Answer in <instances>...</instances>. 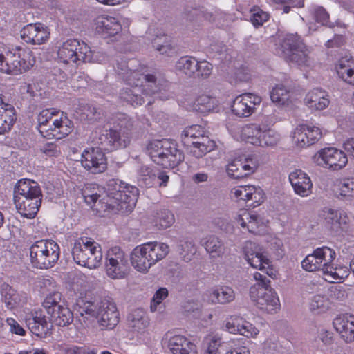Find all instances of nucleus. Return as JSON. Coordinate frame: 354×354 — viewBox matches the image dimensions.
<instances>
[{"label": "nucleus", "mask_w": 354, "mask_h": 354, "mask_svg": "<svg viewBox=\"0 0 354 354\" xmlns=\"http://www.w3.org/2000/svg\"><path fill=\"white\" fill-rule=\"evenodd\" d=\"M135 62L130 60L127 62L126 59L120 58V62L117 59L113 67L129 86L121 91L120 98L132 106H139L142 104L147 96L166 91L169 84L160 74H145L132 70L130 67L133 66Z\"/></svg>", "instance_id": "1"}, {"label": "nucleus", "mask_w": 354, "mask_h": 354, "mask_svg": "<svg viewBox=\"0 0 354 354\" xmlns=\"http://www.w3.org/2000/svg\"><path fill=\"white\" fill-rule=\"evenodd\" d=\"M138 194V189L136 187L118 179L109 180L105 187L93 185L83 192L86 203L91 207L95 206L99 212L130 211L136 205Z\"/></svg>", "instance_id": "2"}, {"label": "nucleus", "mask_w": 354, "mask_h": 354, "mask_svg": "<svg viewBox=\"0 0 354 354\" xmlns=\"http://www.w3.org/2000/svg\"><path fill=\"white\" fill-rule=\"evenodd\" d=\"M77 312L87 326L86 322L97 319L102 330L114 328L119 323V313L114 302L104 299L100 303L80 299L77 302Z\"/></svg>", "instance_id": "3"}, {"label": "nucleus", "mask_w": 354, "mask_h": 354, "mask_svg": "<svg viewBox=\"0 0 354 354\" xmlns=\"http://www.w3.org/2000/svg\"><path fill=\"white\" fill-rule=\"evenodd\" d=\"M41 191L38 183L30 179L19 180L14 189V203L17 212L27 218H34L41 203Z\"/></svg>", "instance_id": "4"}, {"label": "nucleus", "mask_w": 354, "mask_h": 354, "mask_svg": "<svg viewBox=\"0 0 354 354\" xmlns=\"http://www.w3.org/2000/svg\"><path fill=\"white\" fill-rule=\"evenodd\" d=\"M38 131L48 139H62L72 131V122L56 109L41 110L37 115Z\"/></svg>", "instance_id": "5"}, {"label": "nucleus", "mask_w": 354, "mask_h": 354, "mask_svg": "<svg viewBox=\"0 0 354 354\" xmlns=\"http://www.w3.org/2000/svg\"><path fill=\"white\" fill-rule=\"evenodd\" d=\"M168 245L151 241L136 246L131 254V263L138 272L146 273L150 268L163 259L169 253Z\"/></svg>", "instance_id": "6"}, {"label": "nucleus", "mask_w": 354, "mask_h": 354, "mask_svg": "<svg viewBox=\"0 0 354 354\" xmlns=\"http://www.w3.org/2000/svg\"><path fill=\"white\" fill-rule=\"evenodd\" d=\"M253 278L257 281L250 289V297L261 310L273 313L280 307L277 292L270 287V281L260 272H255Z\"/></svg>", "instance_id": "7"}, {"label": "nucleus", "mask_w": 354, "mask_h": 354, "mask_svg": "<svg viewBox=\"0 0 354 354\" xmlns=\"http://www.w3.org/2000/svg\"><path fill=\"white\" fill-rule=\"evenodd\" d=\"M146 151L152 161L165 168L174 167L184 159L183 152L176 145L168 140L150 141L147 145Z\"/></svg>", "instance_id": "8"}, {"label": "nucleus", "mask_w": 354, "mask_h": 354, "mask_svg": "<svg viewBox=\"0 0 354 354\" xmlns=\"http://www.w3.org/2000/svg\"><path fill=\"white\" fill-rule=\"evenodd\" d=\"M72 255L77 264L89 269L98 268L102 259L101 246L88 237L75 240Z\"/></svg>", "instance_id": "9"}, {"label": "nucleus", "mask_w": 354, "mask_h": 354, "mask_svg": "<svg viewBox=\"0 0 354 354\" xmlns=\"http://www.w3.org/2000/svg\"><path fill=\"white\" fill-rule=\"evenodd\" d=\"M35 63L32 52L28 48L16 46L5 57L0 54V71L17 75L29 70Z\"/></svg>", "instance_id": "10"}, {"label": "nucleus", "mask_w": 354, "mask_h": 354, "mask_svg": "<svg viewBox=\"0 0 354 354\" xmlns=\"http://www.w3.org/2000/svg\"><path fill=\"white\" fill-rule=\"evenodd\" d=\"M59 255V246L53 240H39L30 248V263L38 269L52 268L57 262Z\"/></svg>", "instance_id": "11"}, {"label": "nucleus", "mask_w": 354, "mask_h": 354, "mask_svg": "<svg viewBox=\"0 0 354 354\" xmlns=\"http://www.w3.org/2000/svg\"><path fill=\"white\" fill-rule=\"evenodd\" d=\"M243 140L255 146L274 147L280 140V135L265 124H250L241 129Z\"/></svg>", "instance_id": "12"}, {"label": "nucleus", "mask_w": 354, "mask_h": 354, "mask_svg": "<svg viewBox=\"0 0 354 354\" xmlns=\"http://www.w3.org/2000/svg\"><path fill=\"white\" fill-rule=\"evenodd\" d=\"M243 257L252 268L264 272L272 278L277 276L272 261L259 244L248 241L242 248Z\"/></svg>", "instance_id": "13"}, {"label": "nucleus", "mask_w": 354, "mask_h": 354, "mask_svg": "<svg viewBox=\"0 0 354 354\" xmlns=\"http://www.w3.org/2000/svg\"><path fill=\"white\" fill-rule=\"evenodd\" d=\"M55 48L57 62L71 66L82 63L83 55L88 50L86 43L75 39L58 41Z\"/></svg>", "instance_id": "14"}, {"label": "nucleus", "mask_w": 354, "mask_h": 354, "mask_svg": "<svg viewBox=\"0 0 354 354\" xmlns=\"http://www.w3.org/2000/svg\"><path fill=\"white\" fill-rule=\"evenodd\" d=\"M312 159L317 166L333 171L342 170L346 166L348 161L347 155L344 151L333 147L319 150Z\"/></svg>", "instance_id": "15"}, {"label": "nucleus", "mask_w": 354, "mask_h": 354, "mask_svg": "<svg viewBox=\"0 0 354 354\" xmlns=\"http://www.w3.org/2000/svg\"><path fill=\"white\" fill-rule=\"evenodd\" d=\"M124 122L120 124V129H103L99 131L95 144L106 151H113L120 147H126L130 142L129 129L124 130Z\"/></svg>", "instance_id": "16"}, {"label": "nucleus", "mask_w": 354, "mask_h": 354, "mask_svg": "<svg viewBox=\"0 0 354 354\" xmlns=\"http://www.w3.org/2000/svg\"><path fill=\"white\" fill-rule=\"evenodd\" d=\"M107 275L113 279L124 278L128 273V259L120 248H111L106 254Z\"/></svg>", "instance_id": "17"}, {"label": "nucleus", "mask_w": 354, "mask_h": 354, "mask_svg": "<svg viewBox=\"0 0 354 354\" xmlns=\"http://www.w3.org/2000/svg\"><path fill=\"white\" fill-rule=\"evenodd\" d=\"M82 166L92 174H100L107 168V159L100 147L85 149L81 156Z\"/></svg>", "instance_id": "18"}, {"label": "nucleus", "mask_w": 354, "mask_h": 354, "mask_svg": "<svg viewBox=\"0 0 354 354\" xmlns=\"http://www.w3.org/2000/svg\"><path fill=\"white\" fill-rule=\"evenodd\" d=\"M261 103V97L257 95L246 93L237 97L232 104V111L239 117H248L251 115Z\"/></svg>", "instance_id": "19"}, {"label": "nucleus", "mask_w": 354, "mask_h": 354, "mask_svg": "<svg viewBox=\"0 0 354 354\" xmlns=\"http://www.w3.org/2000/svg\"><path fill=\"white\" fill-rule=\"evenodd\" d=\"M322 138V131L317 127L301 124L292 132V142L298 147L304 148L315 144Z\"/></svg>", "instance_id": "20"}, {"label": "nucleus", "mask_w": 354, "mask_h": 354, "mask_svg": "<svg viewBox=\"0 0 354 354\" xmlns=\"http://www.w3.org/2000/svg\"><path fill=\"white\" fill-rule=\"evenodd\" d=\"M259 161L254 155L248 156L244 160H234L226 167L227 175L233 178H241L253 174L259 167Z\"/></svg>", "instance_id": "21"}, {"label": "nucleus", "mask_w": 354, "mask_h": 354, "mask_svg": "<svg viewBox=\"0 0 354 354\" xmlns=\"http://www.w3.org/2000/svg\"><path fill=\"white\" fill-rule=\"evenodd\" d=\"M224 328L232 334L241 335L246 337L256 338L259 330L251 323L238 316L227 317Z\"/></svg>", "instance_id": "22"}, {"label": "nucleus", "mask_w": 354, "mask_h": 354, "mask_svg": "<svg viewBox=\"0 0 354 354\" xmlns=\"http://www.w3.org/2000/svg\"><path fill=\"white\" fill-rule=\"evenodd\" d=\"M322 216L328 227L336 233L346 232L349 227L350 219L343 211L325 207Z\"/></svg>", "instance_id": "23"}, {"label": "nucleus", "mask_w": 354, "mask_h": 354, "mask_svg": "<svg viewBox=\"0 0 354 354\" xmlns=\"http://www.w3.org/2000/svg\"><path fill=\"white\" fill-rule=\"evenodd\" d=\"M49 35L48 28L41 23L29 24L21 30L22 39L33 45L44 43L49 38Z\"/></svg>", "instance_id": "24"}, {"label": "nucleus", "mask_w": 354, "mask_h": 354, "mask_svg": "<svg viewBox=\"0 0 354 354\" xmlns=\"http://www.w3.org/2000/svg\"><path fill=\"white\" fill-rule=\"evenodd\" d=\"M289 181L295 193L301 197H307L312 194L313 182L305 171L295 169L289 174Z\"/></svg>", "instance_id": "25"}, {"label": "nucleus", "mask_w": 354, "mask_h": 354, "mask_svg": "<svg viewBox=\"0 0 354 354\" xmlns=\"http://www.w3.org/2000/svg\"><path fill=\"white\" fill-rule=\"evenodd\" d=\"M95 32L104 38L117 35L122 30L118 19L109 15H100L95 20Z\"/></svg>", "instance_id": "26"}, {"label": "nucleus", "mask_w": 354, "mask_h": 354, "mask_svg": "<svg viewBox=\"0 0 354 354\" xmlns=\"http://www.w3.org/2000/svg\"><path fill=\"white\" fill-rule=\"evenodd\" d=\"M333 325L341 338L346 343L354 341V316L343 314L333 320Z\"/></svg>", "instance_id": "27"}, {"label": "nucleus", "mask_w": 354, "mask_h": 354, "mask_svg": "<svg viewBox=\"0 0 354 354\" xmlns=\"http://www.w3.org/2000/svg\"><path fill=\"white\" fill-rule=\"evenodd\" d=\"M263 192L260 187L253 185L237 186L230 191V196L236 201H254L259 205L263 201Z\"/></svg>", "instance_id": "28"}, {"label": "nucleus", "mask_w": 354, "mask_h": 354, "mask_svg": "<svg viewBox=\"0 0 354 354\" xmlns=\"http://www.w3.org/2000/svg\"><path fill=\"white\" fill-rule=\"evenodd\" d=\"M237 223L251 233L257 234L266 226V221L248 210H241L236 217Z\"/></svg>", "instance_id": "29"}, {"label": "nucleus", "mask_w": 354, "mask_h": 354, "mask_svg": "<svg viewBox=\"0 0 354 354\" xmlns=\"http://www.w3.org/2000/svg\"><path fill=\"white\" fill-rule=\"evenodd\" d=\"M167 347L171 354H198L196 346L183 335H174L167 342Z\"/></svg>", "instance_id": "30"}, {"label": "nucleus", "mask_w": 354, "mask_h": 354, "mask_svg": "<svg viewBox=\"0 0 354 354\" xmlns=\"http://www.w3.org/2000/svg\"><path fill=\"white\" fill-rule=\"evenodd\" d=\"M304 102L312 111H322L329 105V95L326 91L316 88L306 93Z\"/></svg>", "instance_id": "31"}, {"label": "nucleus", "mask_w": 354, "mask_h": 354, "mask_svg": "<svg viewBox=\"0 0 354 354\" xmlns=\"http://www.w3.org/2000/svg\"><path fill=\"white\" fill-rule=\"evenodd\" d=\"M235 298L234 290L228 286L214 287L205 294V299L211 304H226Z\"/></svg>", "instance_id": "32"}, {"label": "nucleus", "mask_w": 354, "mask_h": 354, "mask_svg": "<svg viewBox=\"0 0 354 354\" xmlns=\"http://www.w3.org/2000/svg\"><path fill=\"white\" fill-rule=\"evenodd\" d=\"M1 299L8 309H14L26 304L27 295L25 292H17L8 285L2 287Z\"/></svg>", "instance_id": "33"}, {"label": "nucleus", "mask_w": 354, "mask_h": 354, "mask_svg": "<svg viewBox=\"0 0 354 354\" xmlns=\"http://www.w3.org/2000/svg\"><path fill=\"white\" fill-rule=\"evenodd\" d=\"M26 323L30 330L37 336L46 335L51 326L41 312L35 311L26 318Z\"/></svg>", "instance_id": "34"}, {"label": "nucleus", "mask_w": 354, "mask_h": 354, "mask_svg": "<svg viewBox=\"0 0 354 354\" xmlns=\"http://www.w3.org/2000/svg\"><path fill=\"white\" fill-rule=\"evenodd\" d=\"M304 45L297 34H286L280 39V46L276 49V53L286 57L298 48H303Z\"/></svg>", "instance_id": "35"}, {"label": "nucleus", "mask_w": 354, "mask_h": 354, "mask_svg": "<svg viewBox=\"0 0 354 354\" xmlns=\"http://www.w3.org/2000/svg\"><path fill=\"white\" fill-rule=\"evenodd\" d=\"M16 120L15 111L12 105L5 103L0 95V134L10 131Z\"/></svg>", "instance_id": "36"}, {"label": "nucleus", "mask_w": 354, "mask_h": 354, "mask_svg": "<svg viewBox=\"0 0 354 354\" xmlns=\"http://www.w3.org/2000/svg\"><path fill=\"white\" fill-rule=\"evenodd\" d=\"M335 71L342 81L354 86V59L342 57L335 65Z\"/></svg>", "instance_id": "37"}, {"label": "nucleus", "mask_w": 354, "mask_h": 354, "mask_svg": "<svg viewBox=\"0 0 354 354\" xmlns=\"http://www.w3.org/2000/svg\"><path fill=\"white\" fill-rule=\"evenodd\" d=\"M128 322L133 331L138 334H143L149 325L147 313L142 308L133 310L128 316Z\"/></svg>", "instance_id": "38"}, {"label": "nucleus", "mask_w": 354, "mask_h": 354, "mask_svg": "<svg viewBox=\"0 0 354 354\" xmlns=\"http://www.w3.org/2000/svg\"><path fill=\"white\" fill-rule=\"evenodd\" d=\"M314 253L322 268V272L326 277L333 265V263L336 257L335 252L328 247L323 246L315 249Z\"/></svg>", "instance_id": "39"}, {"label": "nucleus", "mask_w": 354, "mask_h": 354, "mask_svg": "<svg viewBox=\"0 0 354 354\" xmlns=\"http://www.w3.org/2000/svg\"><path fill=\"white\" fill-rule=\"evenodd\" d=\"M219 104V100L214 93L210 92L200 95L194 103L193 107L196 111L207 113L216 110Z\"/></svg>", "instance_id": "40"}, {"label": "nucleus", "mask_w": 354, "mask_h": 354, "mask_svg": "<svg viewBox=\"0 0 354 354\" xmlns=\"http://www.w3.org/2000/svg\"><path fill=\"white\" fill-rule=\"evenodd\" d=\"M198 61L193 57H181L176 63L175 68L179 73L189 77L196 78Z\"/></svg>", "instance_id": "41"}, {"label": "nucleus", "mask_w": 354, "mask_h": 354, "mask_svg": "<svg viewBox=\"0 0 354 354\" xmlns=\"http://www.w3.org/2000/svg\"><path fill=\"white\" fill-rule=\"evenodd\" d=\"M330 305V300L327 296L317 294L309 299L308 309L313 315H320L328 311Z\"/></svg>", "instance_id": "42"}, {"label": "nucleus", "mask_w": 354, "mask_h": 354, "mask_svg": "<svg viewBox=\"0 0 354 354\" xmlns=\"http://www.w3.org/2000/svg\"><path fill=\"white\" fill-rule=\"evenodd\" d=\"M55 309V310H53L50 314L53 323L59 326H66L72 323L73 315L68 308L63 305L57 306Z\"/></svg>", "instance_id": "43"}, {"label": "nucleus", "mask_w": 354, "mask_h": 354, "mask_svg": "<svg viewBox=\"0 0 354 354\" xmlns=\"http://www.w3.org/2000/svg\"><path fill=\"white\" fill-rule=\"evenodd\" d=\"M191 153L197 158L203 157L215 147V142L209 137H202L201 140L192 142Z\"/></svg>", "instance_id": "44"}, {"label": "nucleus", "mask_w": 354, "mask_h": 354, "mask_svg": "<svg viewBox=\"0 0 354 354\" xmlns=\"http://www.w3.org/2000/svg\"><path fill=\"white\" fill-rule=\"evenodd\" d=\"M203 244L206 251L213 258L222 257L225 252L223 241L215 236H207Z\"/></svg>", "instance_id": "45"}, {"label": "nucleus", "mask_w": 354, "mask_h": 354, "mask_svg": "<svg viewBox=\"0 0 354 354\" xmlns=\"http://www.w3.org/2000/svg\"><path fill=\"white\" fill-rule=\"evenodd\" d=\"M174 222V215L168 209L158 210L153 216V223L160 230L170 227Z\"/></svg>", "instance_id": "46"}, {"label": "nucleus", "mask_w": 354, "mask_h": 354, "mask_svg": "<svg viewBox=\"0 0 354 354\" xmlns=\"http://www.w3.org/2000/svg\"><path fill=\"white\" fill-rule=\"evenodd\" d=\"M270 99L277 106H286L290 101V92L283 84H277L270 93Z\"/></svg>", "instance_id": "47"}, {"label": "nucleus", "mask_w": 354, "mask_h": 354, "mask_svg": "<svg viewBox=\"0 0 354 354\" xmlns=\"http://www.w3.org/2000/svg\"><path fill=\"white\" fill-rule=\"evenodd\" d=\"M203 354H220L219 348L222 344L220 335L211 333L207 335L203 339Z\"/></svg>", "instance_id": "48"}, {"label": "nucleus", "mask_w": 354, "mask_h": 354, "mask_svg": "<svg viewBox=\"0 0 354 354\" xmlns=\"http://www.w3.org/2000/svg\"><path fill=\"white\" fill-rule=\"evenodd\" d=\"M339 197L344 201L354 199V177L344 178L338 184Z\"/></svg>", "instance_id": "49"}, {"label": "nucleus", "mask_w": 354, "mask_h": 354, "mask_svg": "<svg viewBox=\"0 0 354 354\" xmlns=\"http://www.w3.org/2000/svg\"><path fill=\"white\" fill-rule=\"evenodd\" d=\"M308 53V50L304 45L303 48H298V50H295L291 55L286 56L285 58L296 63L299 66H308L310 64Z\"/></svg>", "instance_id": "50"}, {"label": "nucleus", "mask_w": 354, "mask_h": 354, "mask_svg": "<svg viewBox=\"0 0 354 354\" xmlns=\"http://www.w3.org/2000/svg\"><path fill=\"white\" fill-rule=\"evenodd\" d=\"M205 136V131L200 125H192L184 129L181 133V138L185 143H189V139L201 140Z\"/></svg>", "instance_id": "51"}, {"label": "nucleus", "mask_w": 354, "mask_h": 354, "mask_svg": "<svg viewBox=\"0 0 354 354\" xmlns=\"http://www.w3.org/2000/svg\"><path fill=\"white\" fill-rule=\"evenodd\" d=\"M178 252L185 261H189L196 252V248L192 241H182L178 246Z\"/></svg>", "instance_id": "52"}, {"label": "nucleus", "mask_w": 354, "mask_h": 354, "mask_svg": "<svg viewBox=\"0 0 354 354\" xmlns=\"http://www.w3.org/2000/svg\"><path fill=\"white\" fill-rule=\"evenodd\" d=\"M62 299V294L59 292L53 291L49 293L43 302V306L47 310L48 314H50L53 310H55L57 306H62L60 301Z\"/></svg>", "instance_id": "53"}, {"label": "nucleus", "mask_w": 354, "mask_h": 354, "mask_svg": "<svg viewBox=\"0 0 354 354\" xmlns=\"http://www.w3.org/2000/svg\"><path fill=\"white\" fill-rule=\"evenodd\" d=\"M109 61L107 55L100 50H91L88 46V50L83 55L82 62H91L104 64Z\"/></svg>", "instance_id": "54"}, {"label": "nucleus", "mask_w": 354, "mask_h": 354, "mask_svg": "<svg viewBox=\"0 0 354 354\" xmlns=\"http://www.w3.org/2000/svg\"><path fill=\"white\" fill-rule=\"evenodd\" d=\"M250 12V21L252 25L256 28L261 26L269 19V14L263 11L259 7L254 6L251 8Z\"/></svg>", "instance_id": "55"}, {"label": "nucleus", "mask_w": 354, "mask_h": 354, "mask_svg": "<svg viewBox=\"0 0 354 354\" xmlns=\"http://www.w3.org/2000/svg\"><path fill=\"white\" fill-rule=\"evenodd\" d=\"M153 46L156 50L162 55H169L173 50V47L170 43V39L167 36L157 37L153 41Z\"/></svg>", "instance_id": "56"}, {"label": "nucleus", "mask_w": 354, "mask_h": 354, "mask_svg": "<svg viewBox=\"0 0 354 354\" xmlns=\"http://www.w3.org/2000/svg\"><path fill=\"white\" fill-rule=\"evenodd\" d=\"M168 296V290L165 288H159L154 294L151 301L150 309L151 312L160 310L162 301Z\"/></svg>", "instance_id": "57"}, {"label": "nucleus", "mask_w": 354, "mask_h": 354, "mask_svg": "<svg viewBox=\"0 0 354 354\" xmlns=\"http://www.w3.org/2000/svg\"><path fill=\"white\" fill-rule=\"evenodd\" d=\"M348 273L349 270L347 267L338 268L333 266L331 270H329L326 276L325 279L328 281L333 282V280L342 279L348 277Z\"/></svg>", "instance_id": "58"}, {"label": "nucleus", "mask_w": 354, "mask_h": 354, "mask_svg": "<svg viewBox=\"0 0 354 354\" xmlns=\"http://www.w3.org/2000/svg\"><path fill=\"white\" fill-rule=\"evenodd\" d=\"M301 267L304 270L308 272H315L317 270L322 271V268L314 252L304 258L301 261Z\"/></svg>", "instance_id": "59"}, {"label": "nucleus", "mask_w": 354, "mask_h": 354, "mask_svg": "<svg viewBox=\"0 0 354 354\" xmlns=\"http://www.w3.org/2000/svg\"><path fill=\"white\" fill-rule=\"evenodd\" d=\"M313 17L317 22L321 24L323 26H329V14L322 6H315L313 8L312 10Z\"/></svg>", "instance_id": "60"}, {"label": "nucleus", "mask_w": 354, "mask_h": 354, "mask_svg": "<svg viewBox=\"0 0 354 354\" xmlns=\"http://www.w3.org/2000/svg\"><path fill=\"white\" fill-rule=\"evenodd\" d=\"M213 69L212 64L209 62L203 60L198 61L197 71L196 73V77L201 79H207L212 74Z\"/></svg>", "instance_id": "61"}, {"label": "nucleus", "mask_w": 354, "mask_h": 354, "mask_svg": "<svg viewBox=\"0 0 354 354\" xmlns=\"http://www.w3.org/2000/svg\"><path fill=\"white\" fill-rule=\"evenodd\" d=\"M91 109L88 104H79L75 108L74 115L80 120H88L91 118Z\"/></svg>", "instance_id": "62"}, {"label": "nucleus", "mask_w": 354, "mask_h": 354, "mask_svg": "<svg viewBox=\"0 0 354 354\" xmlns=\"http://www.w3.org/2000/svg\"><path fill=\"white\" fill-rule=\"evenodd\" d=\"M9 330L14 334L19 335H24L25 334L24 329L19 325V324L13 318H8L6 319Z\"/></svg>", "instance_id": "63"}, {"label": "nucleus", "mask_w": 354, "mask_h": 354, "mask_svg": "<svg viewBox=\"0 0 354 354\" xmlns=\"http://www.w3.org/2000/svg\"><path fill=\"white\" fill-rule=\"evenodd\" d=\"M59 354H82V348L76 346L61 345L58 347Z\"/></svg>", "instance_id": "64"}]
</instances>
